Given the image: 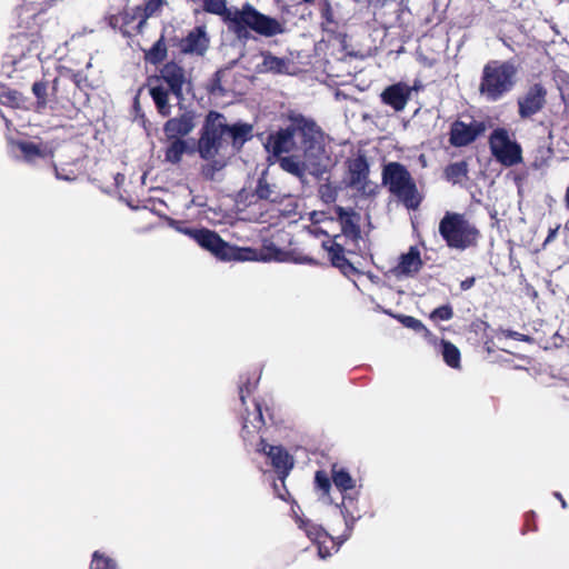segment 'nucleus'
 Wrapping results in <instances>:
<instances>
[{"label": "nucleus", "mask_w": 569, "mask_h": 569, "mask_svg": "<svg viewBox=\"0 0 569 569\" xmlns=\"http://www.w3.org/2000/svg\"><path fill=\"white\" fill-rule=\"evenodd\" d=\"M266 150L279 158L284 153L300 152L310 173L320 176L327 168L329 159L326 152V136L315 119L301 113L289 116L286 128L269 133Z\"/></svg>", "instance_id": "obj_1"}, {"label": "nucleus", "mask_w": 569, "mask_h": 569, "mask_svg": "<svg viewBox=\"0 0 569 569\" xmlns=\"http://www.w3.org/2000/svg\"><path fill=\"white\" fill-rule=\"evenodd\" d=\"M252 138L253 126L251 123L238 121L228 124L222 113L211 110L207 113L201 128L198 152L204 160L216 158L227 148H230L231 154H236Z\"/></svg>", "instance_id": "obj_2"}, {"label": "nucleus", "mask_w": 569, "mask_h": 569, "mask_svg": "<svg viewBox=\"0 0 569 569\" xmlns=\"http://www.w3.org/2000/svg\"><path fill=\"white\" fill-rule=\"evenodd\" d=\"M203 10L221 17L228 30L239 39H248L250 31L266 38L284 32V27L279 20L260 12L248 2L238 9L228 8L226 0H204Z\"/></svg>", "instance_id": "obj_3"}, {"label": "nucleus", "mask_w": 569, "mask_h": 569, "mask_svg": "<svg viewBox=\"0 0 569 569\" xmlns=\"http://www.w3.org/2000/svg\"><path fill=\"white\" fill-rule=\"evenodd\" d=\"M187 82L184 68L173 60L163 63L159 69V74L148 78L149 94L160 116H170L171 104L169 103V94L171 93L178 100H182L183 87Z\"/></svg>", "instance_id": "obj_4"}, {"label": "nucleus", "mask_w": 569, "mask_h": 569, "mask_svg": "<svg viewBox=\"0 0 569 569\" xmlns=\"http://www.w3.org/2000/svg\"><path fill=\"white\" fill-rule=\"evenodd\" d=\"M335 212L341 226V234H336L331 239L323 241L322 248L328 252L331 264L338 268L343 276L351 278L359 274V270L346 258L345 247L337 240L345 236L353 243L359 242L361 239L360 214L351 208L346 209L341 206H336Z\"/></svg>", "instance_id": "obj_5"}, {"label": "nucleus", "mask_w": 569, "mask_h": 569, "mask_svg": "<svg viewBox=\"0 0 569 569\" xmlns=\"http://www.w3.org/2000/svg\"><path fill=\"white\" fill-rule=\"evenodd\" d=\"M173 223L179 232L193 239L201 248L211 252L221 261H250L257 259V251L254 249L232 246L213 230L182 227L180 221H173Z\"/></svg>", "instance_id": "obj_6"}, {"label": "nucleus", "mask_w": 569, "mask_h": 569, "mask_svg": "<svg viewBox=\"0 0 569 569\" xmlns=\"http://www.w3.org/2000/svg\"><path fill=\"white\" fill-rule=\"evenodd\" d=\"M517 74L512 61L489 60L482 68L478 91L487 101H499L515 88Z\"/></svg>", "instance_id": "obj_7"}, {"label": "nucleus", "mask_w": 569, "mask_h": 569, "mask_svg": "<svg viewBox=\"0 0 569 569\" xmlns=\"http://www.w3.org/2000/svg\"><path fill=\"white\" fill-rule=\"evenodd\" d=\"M381 181L407 209L417 210L420 207L423 197L405 164L397 161L386 163L382 168Z\"/></svg>", "instance_id": "obj_8"}, {"label": "nucleus", "mask_w": 569, "mask_h": 569, "mask_svg": "<svg viewBox=\"0 0 569 569\" xmlns=\"http://www.w3.org/2000/svg\"><path fill=\"white\" fill-rule=\"evenodd\" d=\"M439 233L451 249L466 250L477 246L480 231L458 212H446L439 222Z\"/></svg>", "instance_id": "obj_9"}, {"label": "nucleus", "mask_w": 569, "mask_h": 569, "mask_svg": "<svg viewBox=\"0 0 569 569\" xmlns=\"http://www.w3.org/2000/svg\"><path fill=\"white\" fill-rule=\"evenodd\" d=\"M491 154L505 167H512L522 162L521 146L510 138L506 128H496L488 139Z\"/></svg>", "instance_id": "obj_10"}, {"label": "nucleus", "mask_w": 569, "mask_h": 569, "mask_svg": "<svg viewBox=\"0 0 569 569\" xmlns=\"http://www.w3.org/2000/svg\"><path fill=\"white\" fill-rule=\"evenodd\" d=\"M487 124L485 121L475 120L470 123L457 119L449 127V143L455 148H463L472 144L478 138L485 134Z\"/></svg>", "instance_id": "obj_11"}, {"label": "nucleus", "mask_w": 569, "mask_h": 569, "mask_svg": "<svg viewBox=\"0 0 569 569\" xmlns=\"http://www.w3.org/2000/svg\"><path fill=\"white\" fill-rule=\"evenodd\" d=\"M548 91L540 83H533L517 99L518 114L520 119H530L541 112L547 104Z\"/></svg>", "instance_id": "obj_12"}, {"label": "nucleus", "mask_w": 569, "mask_h": 569, "mask_svg": "<svg viewBox=\"0 0 569 569\" xmlns=\"http://www.w3.org/2000/svg\"><path fill=\"white\" fill-rule=\"evenodd\" d=\"M256 450L268 457L271 466L283 482L284 478L293 468V458L289 452L282 446L269 445L262 437H259Z\"/></svg>", "instance_id": "obj_13"}, {"label": "nucleus", "mask_w": 569, "mask_h": 569, "mask_svg": "<svg viewBox=\"0 0 569 569\" xmlns=\"http://www.w3.org/2000/svg\"><path fill=\"white\" fill-rule=\"evenodd\" d=\"M348 186L356 188L363 194H371L372 190L369 187L370 167L365 154H359L353 159L348 160Z\"/></svg>", "instance_id": "obj_14"}, {"label": "nucleus", "mask_w": 569, "mask_h": 569, "mask_svg": "<svg viewBox=\"0 0 569 569\" xmlns=\"http://www.w3.org/2000/svg\"><path fill=\"white\" fill-rule=\"evenodd\" d=\"M197 126V112L186 109L173 118H169L163 124V133L166 138L183 139L190 134Z\"/></svg>", "instance_id": "obj_15"}, {"label": "nucleus", "mask_w": 569, "mask_h": 569, "mask_svg": "<svg viewBox=\"0 0 569 569\" xmlns=\"http://www.w3.org/2000/svg\"><path fill=\"white\" fill-rule=\"evenodd\" d=\"M381 102L396 112L402 111L411 99V88L409 84L399 81L397 83L386 87L380 93Z\"/></svg>", "instance_id": "obj_16"}, {"label": "nucleus", "mask_w": 569, "mask_h": 569, "mask_svg": "<svg viewBox=\"0 0 569 569\" xmlns=\"http://www.w3.org/2000/svg\"><path fill=\"white\" fill-rule=\"evenodd\" d=\"M59 86V78H54L51 86L48 80L41 79L32 83L31 91L36 98L33 110L37 113H43L49 103L56 100Z\"/></svg>", "instance_id": "obj_17"}, {"label": "nucleus", "mask_w": 569, "mask_h": 569, "mask_svg": "<svg viewBox=\"0 0 569 569\" xmlns=\"http://www.w3.org/2000/svg\"><path fill=\"white\" fill-rule=\"evenodd\" d=\"M210 39L204 27H196L179 42L180 51L184 54L203 56L209 48Z\"/></svg>", "instance_id": "obj_18"}, {"label": "nucleus", "mask_w": 569, "mask_h": 569, "mask_svg": "<svg viewBox=\"0 0 569 569\" xmlns=\"http://www.w3.org/2000/svg\"><path fill=\"white\" fill-rule=\"evenodd\" d=\"M287 197L288 194L281 192L274 183L268 182L266 173H262L258 178L256 188L251 194V198H256L254 202L258 200H264L277 204L282 203ZM249 203H253V200L250 199Z\"/></svg>", "instance_id": "obj_19"}, {"label": "nucleus", "mask_w": 569, "mask_h": 569, "mask_svg": "<svg viewBox=\"0 0 569 569\" xmlns=\"http://www.w3.org/2000/svg\"><path fill=\"white\" fill-rule=\"evenodd\" d=\"M266 422L262 415L261 405L254 402V409L252 412L243 418L241 437L244 442L252 443L254 437L261 431Z\"/></svg>", "instance_id": "obj_20"}, {"label": "nucleus", "mask_w": 569, "mask_h": 569, "mask_svg": "<svg viewBox=\"0 0 569 569\" xmlns=\"http://www.w3.org/2000/svg\"><path fill=\"white\" fill-rule=\"evenodd\" d=\"M139 12L137 7L132 9H123L116 14H111L108 19V24L112 29H118L124 38H132V24L138 19Z\"/></svg>", "instance_id": "obj_21"}, {"label": "nucleus", "mask_w": 569, "mask_h": 569, "mask_svg": "<svg viewBox=\"0 0 569 569\" xmlns=\"http://www.w3.org/2000/svg\"><path fill=\"white\" fill-rule=\"evenodd\" d=\"M423 266L420 251L416 246H411L408 252L402 253L396 267L397 274L415 276Z\"/></svg>", "instance_id": "obj_22"}, {"label": "nucleus", "mask_w": 569, "mask_h": 569, "mask_svg": "<svg viewBox=\"0 0 569 569\" xmlns=\"http://www.w3.org/2000/svg\"><path fill=\"white\" fill-rule=\"evenodd\" d=\"M166 140L168 144L164 149V159L172 164L180 163L184 153L193 152L184 139L166 138Z\"/></svg>", "instance_id": "obj_23"}, {"label": "nucleus", "mask_w": 569, "mask_h": 569, "mask_svg": "<svg viewBox=\"0 0 569 569\" xmlns=\"http://www.w3.org/2000/svg\"><path fill=\"white\" fill-rule=\"evenodd\" d=\"M318 9L321 18L322 30L329 33H335L338 30L339 21L336 17L331 0H319Z\"/></svg>", "instance_id": "obj_24"}, {"label": "nucleus", "mask_w": 569, "mask_h": 569, "mask_svg": "<svg viewBox=\"0 0 569 569\" xmlns=\"http://www.w3.org/2000/svg\"><path fill=\"white\" fill-rule=\"evenodd\" d=\"M261 57L262 62L259 66L260 71L273 74H283L288 72L289 60L287 58L276 57L270 51L261 52Z\"/></svg>", "instance_id": "obj_25"}, {"label": "nucleus", "mask_w": 569, "mask_h": 569, "mask_svg": "<svg viewBox=\"0 0 569 569\" xmlns=\"http://www.w3.org/2000/svg\"><path fill=\"white\" fill-rule=\"evenodd\" d=\"M469 164L466 160L451 162L443 169V178L452 184H461L468 179Z\"/></svg>", "instance_id": "obj_26"}, {"label": "nucleus", "mask_w": 569, "mask_h": 569, "mask_svg": "<svg viewBox=\"0 0 569 569\" xmlns=\"http://www.w3.org/2000/svg\"><path fill=\"white\" fill-rule=\"evenodd\" d=\"M331 479L336 488L345 493L348 490H352L356 487V481L351 475L338 463H333L331 467Z\"/></svg>", "instance_id": "obj_27"}, {"label": "nucleus", "mask_w": 569, "mask_h": 569, "mask_svg": "<svg viewBox=\"0 0 569 569\" xmlns=\"http://www.w3.org/2000/svg\"><path fill=\"white\" fill-rule=\"evenodd\" d=\"M167 57L168 47L166 43V37L162 33L151 48L144 51V60L153 66H158L162 63Z\"/></svg>", "instance_id": "obj_28"}, {"label": "nucleus", "mask_w": 569, "mask_h": 569, "mask_svg": "<svg viewBox=\"0 0 569 569\" xmlns=\"http://www.w3.org/2000/svg\"><path fill=\"white\" fill-rule=\"evenodd\" d=\"M358 4H367L371 10L376 20L385 21L386 16L388 13V9L393 8L396 11V7L398 6L396 0H352Z\"/></svg>", "instance_id": "obj_29"}, {"label": "nucleus", "mask_w": 569, "mask_h": 569, "mask_svg": "<svg viewBox=\"0 0 569 569\" xmlns=\"http://www.w3.org/2000/svg\"><path fill=\"white\" fill-rule=\"evenodd\" d=\"M18 148L23 157V160L28 163H36L39 159H46L47 152L39 144L30 141H19Z\"/></svg>", "instance_id": "obj_30"}, {"label": "nucleus", "mask_w": 569, "mask_h": 569, "mask_svg": "<svg viewBox=\"0 0 569 569\" xmlns=\"http://www.w3.org/2000/svg\"><path fill=\"white\" fill-rule=\"evenodd\" d=\"M303 529L306 531L307 537L319 545V553L322 558L327 557L329 555V551H323L321 543L325 541V539L328 537V533L323 530L322 527L315 525L307 520L302 523Z\"/></svg>", "instance_id": "obj_31"}, {"label": "nucleus", "mask_w": 569, "mask_h": 569, "mask_svg": "<svg viewBox=\"0 0 569 569\" xmlns=\"http://www.w3.org/2000/svg\"><path fill=\"white\" fill-rule=\"evenodd\" d=\"M26 97L18 90L6 88L0 92V103L10 108H23Z\"/></svg>", "instance_id": "obj_32"}, {"label": "nucleus", "mask_w": 569, "mask_h": 569, "mask_svg": "<svg viewBox=\"0 0 569 569\" xmlns=\"http://www.w3.org/2000/svg\"><path fill=\"white\" fill-rule=\"evenodd\" d=\"M89 569H120L116 559L106 552L96 550L91 555Z\"/></svg>", "instance_id": "obj_33"}, {"label": "nucleus", "mask_w": 569, "mask_h": 569, "mask_svg": "<svg viewBox=\"0 0 569 569\" xmlns=\"http://www.w3.org/2000/svg\"><path fill=\"white\" fill-rule=\"evenodd\" d=\"M442 357L443 361L451 368H459L460 367V350L455 346L452 342L442 340Z\"/></svg>", "instance_id": "obj_34"}, {"label": "nucleus", "mask_w": 569, "mask_h": 569, "mask_svg": "<svg viewBox=\"0 0 569 569\" xmlns=\"http://www.w3.org/2000/svg\"><path fill=\"white\" fill-rule=\"evenodd\" d=\"M397 319L406 328L412 329L416 332H422L426 337L431 335L430 330L422 323V321L412 316L399 315L397 316Z\"/></svg>", "instance_id": "obj_35"}, {"label": "nucleus", "mask_w": 569, "mask_h": 569, "mask_svg": "<svg viewBox=\"0 0 569 569\" xmlns=\"http://www.w3.org/2000/svg\"><path fill=\"white\" fill-rule=\"evenodd\" d=\"M338 188L331 184L329 181L321 183L318 188V194L321 201L326 204L336 202L338 198Z\"/></svg>", "instance_id": "obj_36"}, {"label": "nucleus", "mask_w": 569, "mask_h": 569, "mask_svg": "<svg viewBox=\"0 0 569 569\" xmlns=\"http://www.w3.org/2000/svg\"><path fill=\"white\" fill-rule=\"evenodd\" d=\"M332 479L325 470H318L315 475V485L323 495H329Z\"/></svg>", "instance_id": "obj_37"}, {"label": "nucleus", "mask_w": 569, "mask_h": 569, "mask_svg": "<svg viewBox=\"0 0 569 569\" xmlns=\"http://www.w3.org/2000/svg\"><path fill=\"white\" fill-rule=\"evenodd\" d=\"M222 71L218 70L214 72L212 79L210 80L208 91L210 94H219L224 96L227 90L221 84Z\"/></svg>", "instance_id": "obj_38"}, {"label": "nucleus", "mask_w": 569, "mask_h": 569, "mask_svg": "<svg viewBox=\"0 0 569 569\" xmlns=\"http://www.w3.org/2000/svg\"><path fill=\"white\" fill-rule=\"evenodd\" d=\"M164 4V0H148L143 6H136L138 12L147 14V17L153 16Z\"/></svg>", "instance_id": "obj_39"}, {"label": "nucleus", "mask_w": 569, "mask_h": 569, "mask_svg": "<svg viewBox=\"0 0 569 569\" xmlns=\"http://www.w3.org/2000/svg\"><path fill=\"white\" fill-rule=\"evenodd\" d=\"M453 317V310L450 305H443L436 308L431 313L430 318L433 320H450Z\"/></svg>", "instance_id": "obj_40"}, {"label": "nucleus", "mask_w": 569, "mask_h": 569, "mask_svg": "<svg viewBox=\"0 0 569 569\" xmlns=\"http://www.w3.org/2000/svg\"><path fill=\"white\" fill-rule=\"evenodd\" d=\"M223 167V163H219L218 161H213V163H209L202 167L201 173L204 179L213 180L214 174L218 170Z\"/></svg>", "instance_id": "obj_41"}, {"label": "nucleus", "mask_w": 569, "mask_h": 569, "mask_svg": "<svg viewBox=\"0 0 569 569\" xmlns=\"http://www.w3.org/2000/svg\"><path fill=\"white\" fill-rule=\"evenodd\" d=\"M352 503H353V499L352 498L343 496L341 512L343 513V517L346 518V523L347 525L349 523V518H350L351 521H355L357 518L360 517V515L355 517L353 512L349 510L348 506H351Z\"/></svg>", "instance_id": "obj_42"}, {"label": "nucleus", "mask_w": 569, "mask_h": 569, "mask_svg": "<svg viewBox=\"0 0 569 569\" xmlns=\"http://www.w3.org/2000/svg\"><path fill=\"white\" fill-rule=\"evenodd\" d=\"M256 387V383H251L250 379L247 378L246 381H242L239 386V397L242 405L246 403V397L249 396Z\"/></svg>", "instance_id": "obj_43"}, {"label": "nucleus", "mask_w": 569, "mask_h": 569, "mask_svg": "<svg viewBox=\"0 0 569 569\" xmlns=\"http://www.w3.org/2000/svg\"><path fill=\"white\" fill-rule=\"evenodd\" d=\"M281 167L286 169L288 172L298 174L299 173V164L292 160L291 158H283L281 160Z\"/></svg>", "instance_id": "obj_44"}, {"label": "nucleus", "mask_w": 569, "mask_h": 569, "mask_svg": "<svg viewBox=\"0 0 569 569\" xmlns=\"http://www.w3.org/2000/svg\"><path fill=\"white\" fill-rule=\"evenodd\" d=\"M139 17H138V23L136 26L132 27V32H133V36L134 34H141L144 30V27L147 24V21L150 17H147V14L142 13V12H139Z\"/></svg>", "instance_id": "obj_45"}, {"label": "nucleus", "mask_w": 569, "mask_h": 569, "mask_svg": "<svg viewBox=\"0 0 569 569\" xmlns=\"http://www.w3.org/2000/svg\"><path fill=\"white\" fill-rule=\"evenodd\" d=\"M505 336L507 338H511L513 340L523 341V342H531L533 340L532 337H530L528 335H523V333L512 331V330L505 331Z\"/></svg>", "instance_id": "obj_46"}, {"label": "nucleus", "mask_w": 569, "mask_h": 569, "mask_svg": "<svg viewBox=\"0 0 569 569\" xmlns=\"http://www.w3.org/2000/svg\"><path fill=\"white\" fill-rule=\"evenodd\" d=\"M475 282H476V278L475 277L466 278L465 280H462L460 282V289L462 291H467V290H469L470 288L473 287Z\"/></svg>", "instance_id": "obj_47"}, {"label": "nucleus", "mask_w": 569, "mask_h": 569, "mask_svg": "<svg viewBox=\"0 0 569 569\" xmlns=\"http://www.w3.org/2000/svg\"><path fill=\"white\" fill-rule=\"evenodd\" d=\"M71 80L76 84L77 88L81 89L82 82L86 80L84 77L80 72H76L71 74Z\"/></svg>", "instance_id": "obj_48"}, {"label": "nucleus", "mask_w": 569, "mask_h": 569, "mask_svg": "<svg viewBox=\"0 0 569 569\" xmlns=\"http://www.w3.org/2000/svg\"><path fill=\"white\" fill-rule=\"evenodd\" d=\"M553 496L560 501L562 508H567V502L560 492H555Z\"/></svg>", "instance_id": "obj_49"}, {"label": "nucleus", "mask_w": 569, "mask_h": 569, "mask_svg": "<svg viewBox=\"0 0 569 569\" xmlns=\"http://www.w3.org/2000/svg\"><path fill=\"white\" fill-rule=\"evenodd\" d=\"M558 231V228L556 229H550L549 232H548V236H547V239H546V242L552 240L555 237H556V233Z\"/></svg>", "instance_id": "obj_50"}, {"label": "nucleus", "mask_w": 569, "mask_h": 569, "mask_svg": "<svg viewBox=\"0 0 569 569\" xmlns=\"http://www.w3.org/2000/svg\"><path fill=\"white\" fill-rule=\"evenodd\" d=\"M409 88H411V93H412L413 91L420 90L422 88V86L420 84L419 81H415V83L412 86H409Z\"/></svg>", "instance_id": "obj_51"}, {"label": "nucleus", "mask_w": 569, "mask_h": 569, "mask_svg": "<svg viewBox=\"0 0 569 569\" xmlns=\"http://www.w3.org/2000/svg\"><path fill=\"white\" fill-rule=\"evenodd\" d=\"M565 206H566L567 210L569 211V186L567 187L566 193H565Z\"/></svg>", "instance_id": "obj_52"}, {"label": "nucleus", "mask_w": 569, "mask_h": 569, "mask_svg": "<svg viewBox=\"0 0 569 569\" xmlns=\"http://www.w3.org/2000/svg\"><path fill=\"white\" fill-rule=\"evenodd\" d=\"M58 0H40V4H42L44 7H51Z\"/></svg>", "instance_id": "obj_53"}, {"label": "nucleus", "mask_w": 569, "mask_h": 569, "mask_svg": "<svg viewBox=\"0 0 569 569\" xmlns=\"http://www.w3.org/2000/svg\"><path fill=\"white\" fill-rule=\"evenodd\" d=\"M533 516H535L533 512L526 513V525H525L526 527H529V521L531 518H533Z\"/></svg>", "instance_id": "obj_54"}, {"label": "nucleus", "mask_w": 569, "mask_h": 569, "mask_svg": "<svg viewBox=\"0 0 569 569\" xmlns=\"http://www.w3.org/2000/svg\"><path fill=\"white\" fill-rule=\"evenodd\" d=\"M316 0H302L306 4H313Z\"/></svg>", "instance_id": "obj_55"}, {"label": "nucleus", "mask_w": 569, "mask_h": 569, "mask_svg": "<svg viewBox=\"0 0 569 569\" xmlns=\"http://www.w3.org/2000/svg\"><path fill=\"white\" fill-rule=\"evenodd\" d=\"M306 262L311 263V262H313V259H311V258H306Z\"/></svg>", "instance_id": "obj_56"}, {"label": "nucleus", "mask_w": 569, "mask_h": 569, "mask_svg": "<svg viewBox=\"0 0 569 569\" xmlns=\"http://www.w3.org/2000/svg\"><path fill=\"white\" fill-rule=\"evenodd\" d=\"M280 499L286 500L283 495H279Z\"/></svg>", "instance_id": "obj_57"}]
</instances>
